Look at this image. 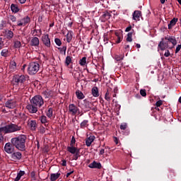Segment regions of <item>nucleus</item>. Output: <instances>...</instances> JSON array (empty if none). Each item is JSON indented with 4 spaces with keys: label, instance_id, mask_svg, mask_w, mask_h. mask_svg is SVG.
I'll return each mask as SVG.
<instances>
[{
    "label": "nucleus",
    "instance_id": "f257e3e1",
    "mask_svg": "<svg viewBox=\"0 0 181 181\" xmlns=\"http://www.w3.org/2000/svg\"><path fill=\"white\" fill-rule=\"evenodd\" d=\"M45 105V100L40 95H36L30 100V104L27 105L26 108L30 114H36L39 108Z\"/></svg>",
    "mask_w": 181,
    "mask_h": 181
},
{
    "label": "nucleus",
    "instance_id": "f03ea898",
    "mask_svg": "<svg viewBox=\"0 0 181 181\" xmlns=\"http://www.w3.org/2000/svg\"><path fill=\"white\" fill-rule=\"evenodd\" d=\"M28 137H26L24 134H21L17 137L12 138L11 140V144H13V146L16 148L18 151L21 152H25L26 151V140Z\"/></svg>",
    "mask_w": 181,
    "mask_h": 181
},
{
    "label": "nucleus",
    "instance_id": "7ed1b4c3",
    "mask_svg": "<svg viewBox=\"0 0 181 181\" xmlns=\"http://www.w3.org/2000/svg\"><path fill=\"white\" fill-rule=\"evenodd\" d=\"M21 129L22 126L12 123L0 127V144L4 141V135L2 134V132L4 134H12L13 132H18V131H21Z\"/></svg>",
    "mask_w": 181,
    "mask_h": 181
},
{
    "label": "nucleus",
    "instance_id": "20e7f679",
    "mask_svg": "<svg viewBox=\"0 0 181 181\" xmlns=\"http://www.w3.org/2000/svg\"><path fill=\"white\" fill-rule=\"evenodd\" d=\"M40 69V64L36 62L30 63L28 66V73L30 76H35Z\"/></svg>",
    "mask_w": 181,
    "mask_h": 181
},
{
    "label": "nucleus",
    "instance_id": "39448f33",
    "mask_svg": "<svg viewBox=\"0 0 181 181\" xmlns=\"http://www.w3.org/2000/svg\"><path fill=\"white\" fill-rule=\"evenodd\" d=\"M29 78V76L25 75H15L13 78V81L16 84H23L26 80Z\"/></svg>",
    "mask_w": 181,
    "mask_h": 181
},
{
    "label": "nucleus",
    "instance_id": "423d86ee",
    "mask_svg": "<svg viewBox=\"0 0 181 181\" xmlns=\"http://www.w3.org/2000/svg\"><path fill=\"white\" fill-rule=\"evenodd\" d=\"M69 112L71 115H77V114H80V109L74 104H69Z\"/></svg>",
    "mask_w": 181,
    "mask_h": 181
},
{
    "label": "nucleus",
    "instance_id": "0eeeda50",
    "mask_svg": "<svg viewBox=\"0 0 181 181\" xmlns=\"http://www.w3.org/2000/svg\"><path fill=\"white\" fill-rule=\"evenodd\" d=\"M4 151L6 153L12 154L15 151V146L12 143H6L4 146Z\"/></svg>",
    "mask_w": 181,
    "mask_h": 181
},
{
    "label": "nucleus",
    "instance_id": "6e6552de",
    "mask_svg": "<svg viewBox=\"0 0 181 181\" xmlns=\"http://www.w3.org/2000/svg\"><path fill=\"white\" fill-rule=\"evenodd\" d=\"M169 47V43L165 38H161V41L159 42L158 48L160 49L162 51L166 50Z\"/></svg>",
    "mask_w": 181,
    "mask_h": 181
},
{
    "label": "nucleus",
    "instance_id": "1a4fd4ad",
    "mask_svg": "<svg viewBox=\"0 0 181 181\" xmlns=\"http://www.w3.org/2000/svg\"><path fill=\"white\" fill-rule=\"evenodd\" d=\"M84 105L87 111H90V110H92V111H97V107H94L93 103H91L88 100H84Z\"/></svg>",
    "mask_w": 181,
    "mask_h": 181
},
{
    "label": "nucleus",
    "instance_id": "9d476101",
    "mask_svg": "<svg viewBox=\"0 0 181 181\" xmlns=\"http://www.w3.org/2000/svg\"><path fill=\"white\" fill-rule=\"evenodd\" d=\"M165 40L168 43H172L173 47H175V46L177 45V40H176V37L175 36L167 35L165 37Z\"/></svg>",
    "mask_w": 181,
    "mask_h": 181
},
{
    "label": "nucleus",
    "instance_id": "9b49d317",
    "mask_svg": "<svg viewBox=\"0 0 181 181\" xmlns=\"http://www.w3.org/2000/svg\"><path fill=\"white\" fill-rule=\"evenodd\" d=\"M5 107L9 110H13L16 107V101L8 100L5 103Z\"/></svg>",
    "mask_w": 181,
    "mask_h": 181
},
{
    "label": "nucleus",
    "instance_id": "f8f14e48",
    "mask_svg": "<svg viewBox=\"0 0 181 181\" xmlns=\"http://www.w3.org/2000/svg\"><path fill=\"white\" fill-rule=\"evenodd\" d=\"M11 159H13V160H21V159H22V153L19 152V151H16V152H13L11 155Z\"/></svg>",
    "mask_w": 181,
    "mask_h": 181
},
{
    "label": "nucleus",
    "instance_id": "ddd939ff",
    "mask_svg": "<svg viewBox=\"0 0 181 181\" xmlns=\"http://www.w3.org/2000/svg\"><path fill=\"white\" fill-rule=\"evenodd\" d=\"M42 43H43V45H45V46H46L47 47H50L51 42H50V38H49L48 34L42 36Z\"/></svg>",
    "mask_w": 181,
    "mask_h": 181
},
{
    "label": "nucleus",
    "instance_id": "4468645a",
    "mask_svg": "<svg viewBox=\"0 0 181 181\" xmlns=\"http://www.w3.org/2000/svg\"><path fill=\"white\" fill-rule=\"evenodd\" d=\"M111 16V13L110 11H106L103 12V14L101 16L100 19L102 22H107V21H108V19H110Z\"/></svg>",
    "mask_w": 181,
    "mask_h": 181
},
{
    "label": "nucleus",
    "instance_id": "2eb2a0df",
    "mask_svg": "<svg viewBox=\"0 0 181 181\" xmlns=\"http://www.w3.org/2000/svg\"><path fill=\"white\" fill-rule=\"evenodd\" d=\"M88 168H90V169H101V168H103V165H101V163H98L94 160L93 163L88 165Z\"/></svg>",
    "mask_w": 181,
    "mask_h": 181
},
{
    "label": "nucleus",
    "instance_id": "dca6fc26",
    "mask_svg": "<svg viewBox=\"0 0 181 181\" xmlns=\"http://www.w3.org/2000/svg\"><path fill=\"white\" fill-rule=\"evenodd\" d=\"M28 126L30 127L31 131H36V128H37V124L36 123V120H30L28 121Z\"/></svg>",
    "mask_w": 181,
    "mask_h": 181
},
{
    "label": "nucleus",
    "instance_id": "f3484780",
    "mask_svg": "<svg viewBox=\"0 0 181 181\" xmlns=\"http://www.w3.org/2000/svg\"><path fill=\"white\" fill-rule=\"evenodd\" d=\"M42 94L44 95L45 98H52V97H53V90L47 89L44 90Z\"/></svg>",
    "mask_w": 181,
    "mask_h": 181
},
{
    "label": "nucleus",
    "instance_id": "a211bd4d",
    "mask_svg": "<svg viewBox=\"0 0 181 181\" xmlns=\"http://www.w3.org/2000/svg\"><path fill=\"white\" fill-rule=\"evenodd\" d=\"M95 139V136H90L86 139V146H91V144L94 142Z\"/></svg>",
    "mask_w": 181,
    "mask_h": 181
},
{
    "label": "nucleus",
    "instance_id": "6ab92c4d",
    "mask_svg": "<svg viewBox=\"0 0 181 181\" xmlns=\"http://www.w3.org/2000/svg\"><path fill=\"white\" fill-rule=\"evenodd\" d=\"M115 35L116 36L115 40H116V43H121L122 40V33H121L120 31H116L115 33Z\"/></svg>",
    "mask_w": 181,
    "mask_h": 181
},
{
    "label": "nucleus",
    "instance_id": "aec40b11",
    "mask_svg": "<svg viewBox=\"0 0 181 181\" xmlns=\"http://www.w3.org/2000/svg\"><path fill=\"white\" fill-rule=\"evenodd\" d=\"M40 45L39 38L37 37H33L30 40V46L37 47Z\"/></svg>",
    "mask_w": 181,
    "mask_h": 181
},
{
    "label": "nucleus",
    "instance_id": "412c9836",
    "mask_svg": "<svg viewBox=\"0 0 181 181\" xmlns=\"http://www.w3.org/2000/svg\"><path fill=\"white\" fill-rule=\"evenodd\" d=\"M141 13V11H134L133 13V21H139Z\"/></svg>",
    "mask_w": 181,
    "mask_h": 181
},
{
    "label": "nucleus",
    "instance_id": "4be33fe9",
    "mask_svg": "<svg viewBox=\"0 0 181 181\" xmlns=\"http://www.w3.org/2000/svg\"><path fill=\"white\" fill-rule=\"evenodd\" d=\"M13 32L11 30H8L6 31V39H8V40H11L12 39H13Z\"/></svg>",
    "mask_w": 181,
    "mask_h": 181
},
{
    "label": "nucleus",
    "instance_id": "5701e85b",
    "mask_svg": "<svg viewBox=\"0 0 181 181\" xmlns=\"http://www.w3.org/2000/svg\"><path fill=\"white\" fill-rule=\"evenodd\" d=\"M66 149L68 152H69L70 153H72V155H74V153H76L77 151H78V148L74 147V146H68Z\"/></svg>",
    "mask_w": 181,
    "mask_h": 181
},
{
    "label": "nucleus",
    "instance_id": "b1692460",
    "mask_svg": "<svg viewBox=\"0 0 181 181\" xmlns=\"http://www.w3.org/2000/svg\"><path fill=\"white\" fill-rule=\"evenodd\" d=\"M61 176L60 173H52L50 175V180L51 181H56L58 178H59Z\"/></svg>",
    "mask_w": 181,
    "mask_h": 181
},
{
    "label": "nucleus",
    "instance_id": "393cba45",
    "mask_svg": "<svg viewBox=\"0 0 181 181\" xmlns=\"http://www.w3.org/2000/svg\"><path fill=\"white\" fill-rule=\"evenodd\" d=\"M46 115L48 118H52L53 117V108L50 106L47 107V110L46 111Z\"/></svg>",
    "mask_w": 181,
    "mask_h": 181
},
{
    "label": "nucleus",
    "instance_id": "a878e982",
    "mask_svg": "<svg viewBox=\"0 0 181 181\" xmlns=\"http://www.w3.org/2000/svg\"><path fill=\"white\" fill-rule=\"evenodd\" d=\"M11 9L13 13H18V12L20 11L19 7L15 4H12L11 5Z\"/></svg>",
    "mask_w": 181,
    "mask_h": 181
},
{
    "label": "nucleus",
    "instance_id": "bb28decb",
    "mask_svg": "<svg viewBox=\"0 0 181 181\" xmlns=\"http://www.w3.org/2000/svg\"><path fill=\"white\" fill-rule=\"evenodd\" d=\"M177 21H178V19L176 18H173L170 21V23L168 24V29H172V28H173V26H175V25H176V23H177Z\"/></svg>",
    "mask_w": 181,
    "mask_h": 181
},
{
    "label": "nucleus",
    "instance_id": "cd10ccee",
    "mask_svg": "<svg viewBox=\"0 0 181 181\" xmlns=\"http://www.w3.org/2000/svg\"><path fill=\"white\" fill-rule=\"evenodd\" d=\"M66 42L68 43H70V42H71L72 39H73V31L69 30L68 31V33L66 34Z\"/></svg>",
    "mask_w": 181,
    "mask_h": 181
},
{
    "label": "nucleus",
    "instance_id": "c85d7f7f",
    "mask_svg": "<svg viewBox=\"0 0 181 181\" xmlns=\"http://www.w3.org/2000/svg\"><path fill=\"white\" fill-rule=\"evenodd\" d=\"M92 95H93V97H99L100 96V93L98 92V88H97L96 86H94L92 88Z\"/></svg>",
    "mask_w": 181,
    "mask_h": 181
},
{
    "label": "nucleus",
    "instance_id": "c756f323",
    "mask_svg": "<svg viewBox=\"0 0 181 181\" xmlns=\"http://www.w3.org/2000/svg\"><path fill=\"white\" fill-rule=\"evenodd\" d=\"M25 175V171L20 170L18 173L16 177L15 178L14 181H20L22 176Z\"/></svg>",
    "mask_w": 181,
    "mask_h": 181
},
{
    "label": "nucleus",
    "instance_id": "7c9ffc66",
    "mask_svg": "<svg viewBox=\"0 0 181 181\" xmlns=\"http://www.w3.org/2000/svg\"><path fill=\"white\" fill-rule=\"evenodd\" d=\"M57 49L59 51L60 54H64V56H66V50H67L66 45H64L62 47H58Z\"/></svg>",
    "mask_w": 181,
    "mask_h": 181
},
{
    "label": "nucleus",
    "instance_id": "2f4dec72",
    "mask_svg": "<svg viewBox=\"0 0 181 181\" xmlns=\"http://www.w3.org/2000/svg\"><path fill=\"white\" fill-rule=\"evenodd\" d=\"M21 21L23 23V26H25L30 22V18L29 16H26L21 19Z\"/></svg>",
    "mask_w": 181,
    "mask_h": 181
},
{
    "label": "nucleus",
    "instance_id": "473e14b6",
    "mask_svg": "<svg viewBox=\"0 0 181 181\" xmlns=\"http://www.w3.org/2000/svg\"><path fill=\"white\" fill-rule=\"evenodd\" d=\"M39 119L41 123L44 124L45 126L46 127V124H47V117L45 115H42L39 117Z\"/></svg>",
    "mask_w": 181,
    "mask_h": 181
},
{
    "label": "nucleus",
    "instance_id": "72a5a7b5",
    "mask_svg": "<svg viewBox=\"0 0 181 181\" xmlns=\"http://www.w3.org/2000/svg\"><path fill=\"white\" fill-rule=\"evenodd\" d=\"M76 95L78 100H83L84 98V94L80 90L76 92Z\"/></svg>",
    "mask_w": 181,
    "mask_h": 181
},
{
    "label": "nucleus",
    "instance_id": "f704fd0d",
    "mask_svg": "<svg viewBox=\"0 0 181 181\" xmlns=\"http://www.w3.org/2000/svg\"><path fill=\"white\" fill-rule=\"evenodd\" d=\"M132 35H135L134 30L127 34V42H132Z\"/></svg>",
    "mask_w": 181,
    "mask_h": 181
},
{
    "label": "nucleus",
    "instance_id": "c9c22d12",
    "mask_svg": "<svg viewBox=\"0 0 181 181\" xmlns=\"http://www.w3.org/2000/svg\"><path fill=\"white\" fill-rule=\"evenodd\" d=\"M79 64L81 66H86V64H87V57H82V59L79 60Z\"/></svg>",
    "mask_w": 181,
    "mask_h": 181
},
{
    "label": "nucleus",
    "instance_id": "e433bc0d",
    "mask_svg": "<svg viewBox=\"0 0 181 181\" xmlns=\"http://www.w3.org/2000/svg\"><path fill=\"white\" fill-rule=\"evenodd\" d=\"M1 54V56H3V57H8L9 54V52L8 51V49H2Z\"/></svg>",
    "mask_w": 181,
    "mask_h": 181
},
{
    "label": "nucleus",
    "instance_id": "4c0bfd02",
    "mask_svg": "<svg viewBox=\"0 0 181 181\" xmlns=\"http://www.w3.org/2000/svg\"><path fill=\"white\" fill-rule=\"evenodd\" d=\"M14 47L16 49H20V47H22V43L19 40H16L14 42Z\"/></svg>",
    "mask_w": 181,
    "mask_h": 181
},
{
    "label": "nucleus",
    "instance_id": "58836bf2",
    "mask_svg": "<svg viewBox=\"0 0 181 181\" xmlns=\"http://www.w3.org/2000/svg\"><path fill=\"white\" fill-rule=\"evenodd\" d=\"M88 125V120H83L81 124H80V127L83 129L86 128Z\"/></svg>",
    "mask_w": 181,
    "mask_h": 181
},
{
    "label": "nucleus",
    "instance_id": "ea45409f",
    "mask_svg": "<svg viewBox=\"0 0 181 181\" xmlns=\"http://www.w3.org/2000/svg\"><path fill=\"white\" fill-rule=\"evenodd\" d=\"M80 149L78 148L77 152L76 153H74V156H73V160H77V159H78V158H80Z\"/></svg>",
    "mask_w": 181,
    "mask_h": 181
},
{
    "label": "nucleus",
    "instance_id": "a19ab883",
    "mask_svg": "<svg viewBox=\"0 0 181 181\" xmlns=\"http://www.w3.org/2000/svg\"><path fill=\"white\" fill-rule=\"evenodd\" d=\"M70 63H71V57L67 56L65 59V64L66 66H70Z\"/></svg>",
    "mask_w": 181,
    "mask_h": 181
},
{
    "label": "nucleus",
    "instance_id": "79ce46f5",
    "mask_svg": "<svg viewBox=\"0 0 181 181\" xmlns=\"http://www.w3.org/2000/svg\"><path fill=\"white\" fill-rule=\"evenodd\" d=\"M10 69H11V71H13L14 70H16V62H11Z\"/></svg>",
    "mask_w": 181,
    "mask_h": 181
},
{
    "label": "nucleus",
    "instance_id": "37998d69",
    "mask_svg": "<svg viewBox=\"0 0 181 181\" xmlns=\"http://www.w3.org/2000/svg\"><path fill=\"white\" fill-rule=\"evenodd\" d=\"M124 55H115V59L117 62H121V60H124Z\"/></svg>",
    "mask_w": 181,
    "mask_h": 181
},
{
    "label": "nucleus",
    "instance_id": "c03bdc74",
    "mask_svg": "<svg viewBox=\"0 0 181 181\" xmlns=\"http://www.w3.org/2000/svg\"><path fill=\"white\" fill-rule=\"evenodd\" d=\"M4 28H6V21H1L0 23V30H2Z\"/></svg>",
    "mask_w": 181,
    "mask_h": 181
},
{
    "label": "nucleus",
    "instance_id": "a18cd8bd",
    "mask_svg": "<svg viewBox=\"0 0 181 181\" xmlns=\"http://www.w3.org/2000/svg\"><path fill=\"white\" fill-rule=\"evenodd\" d=\"M54 42L57 45V46H59V47L62 46V40H60V39L55 38L54 39Z\"/></svg>",
    "mask_w": 181,
    "mask_h": 181
},
{
    "label": "nucleus",
    "instance_id": "49530a36",
    "mask_svg": "<svg viewBox=\"0 0 181 181\" xmlns=\"http://www.w3.org/2000/svg\"><path fill=\"white\" fill-rule=\"evenodd\" d=\"M39 132L40 134H45V132H46V128L43 126H40L39 128Z\"/></svg>",
    "mask_w": 181,
    "mask_h": 181
},
{
    "label": "nucleus",
    "instance_id": "de8ad7c7",
    "mask_svg": "<svg viewBox=\"0 0 181 181\" xmlns=\"http://www.w3.org/2000/svg\"><path fill=\"white\" fill-rule=\"evenodd\" d=\"M127 128H128V124H127V123H123L120 125V129L125 131Z\"/></svg>",
    "mask_w": 181,
    "mask_h": 181
},
{
    "label": "nucleus",
    "instance_id": "09e8293b",
    "mask_svg": "<svg viewBox=\"0 0 181 181\" xmlns=\"http://www.w3.org/2000/svg\"><path fill=\"white\" fill-rule=\"evenodd\" d=\"M140 94H141V95H142V97H146V90L141 89Z\"/></svg>",
    "mask_w": 181,
    "mask_h": 181
},
{
    "label": "nucleus",
    "instance_id": "8fccbe9b",
    "mask_svg": "<svg viewBox=\"0 0 181 181\" xmlns=\"http://www.w3.org/2000/svg\"><path fill=\"white\" fill-rule=\"evenodd\" d=\"M76 144V138L74 136H72L71 140V146H74V144Z\"/></svg>",
    "mask_w": 181,
    "mask_h": 181
},
{
    "label": "nucleus",
    "instance_id": "3c124183",
    "mask_svg": "<svg viewBox=\"0 0 181 181\" xmlns=\"http://www.w3.org/2000/svg\"><path fill=\"white\" fill-rule=\"evenodd\" d=\"M9 19L11 22H16V17L15 16H10Z\"/></svg>",
    "mask_w": 181,
    "mask_h": 181
},
{
    "label": "nucleus",
    "instance_id": "603ef678",
    "mask_svg": "<svg viewBox=\"0 0 181 181\" xmlns=\"http://www.w3.org/2000/svg\"><path fill=\"white\" fill-rule=\"evenodd\" d=\"M180 49H181V44L177 46L175 49V53H179V52H180Z\"/></svg>",
    "mask_w": 181,
    "mask_h": 181
},
{
    "label": "nucleus",
    "instance_id": "864d4df0",
    "mask_svg": "<svg viewBox=\"0 0 181 181\" xmlns=\"http://www.w3.org/2000/svg\"><path fill=\"white\" fill-rule=\"evenodd\" d=\"M4 47V40H2V37H0V50Z\"/></svg>",
    "mask_w": 181,
    "mask_h": 181
},
{
    "label": "nucleus",
    "instance_id": "5fc2aeb1",
    "mask_svg": "<svg viewBox=\"0 0 181 181\" xmlns=\"http://www.w3.org/2000/svg\"><path fill=\"white\" fill-rule=\"evenodd\" d=\"M164 56L165 57H169L170 56V52L169 50H166Z\"/></svg>",
    "mask_w": 181,
    "mask_h": 181
},
{
    "label": "nucleus",
    "instance_id": "6e6d98bb",
    "mask_svg": "<svg viewBox=\"0 0 181 181\" xmlns=\"http://www.w3.org/2000/svg\"><path fill=\"white\" fill-rule=\"evenodd\" d=\"M162 104H163L162 100H159L158 101L156 102V105L157 107H160V105H162Z\"/></svg>",
    "mask_w": 181,
    "mask_h": 181
},
{
    "label": "nucleus",
    "instance_id": "4d7b16f0",
    "mask_svg": "<svg viewBox=\"0 0 181 181\" xmlns=\"http://www.w3.org/2000/svg\"><path fill=\"white\" fill-rule=\"evenodd\" d=\"M17 26H23V23H22V20L18 21Z\"/></svg>",
    "mask_w": 181,
    "mask_h": 181
},
{
    "label": "nucleus",
    "instance_id": "13d9d810",
    "mask_svg": "<svg viewBox=\"0 0 181 181\" xmlns=\"http://www.w3.org/2000/svg\"><path fill=\"white\" fill-rule=\"evenodd\" d=\"M62 166H67V161L66 160H62Z\"/></svg>",
    "mask_w": 181,
    "mask_h": 181
},
{
    "label": "nucleus",
    "instance_id": "bf43d9fd",
    "mask_svg": "<svg viewBox=\"0 0 181 181\" xmlns=\"http://www.w3.org/2000/svg\"><path fill=\"white\" fill-rule=\"evenodd\" d=\"M105 98L106 101H108V103H111V97L105 96Z\"/></svg>",
    "mask_w": 181,
    "mask_h": 181
},
{
    "label": "nucleus",
    "instance_id": "052dcab7",
    "mask_svg": "<svg viewBox=\"0 0 181 181\" xmlns=\"http://www.w3.org/2000/svg\"><path fill=\"white\" fill-rule=\"evenodd\" d=\"M131 29H132V26L129 25L126 28L125 32H130Z\"/></svg>",
    "mask_w": 181,
    "mask_h": 181
},
{
    "label": "nucleus",
    "instance_id": "680f3d73",
    "mask_svg": "<svg viewBox=\"0 0 181 181\" xmlns=\"http://www.w3.org/2000/svg\"><path fill=\"white\" fill-rule=\"evenodd\" d=\"M39 33L40 35H42V30H34V33Z\"/></svg>",
    "mask_w": 181,
    "mask_h": 181
},
{
    "label": "nucleus",
    "instance_id": "e2e57ef3",
    "mask_svg": "<svg viewBox=\"0 0 181 181\" xmlns=\"http://www.w3.org/2000/svg\"><path fill=\"white\" fill-rule=\"evenodd\" d=\"M72 173H74V171H71V172L66 173V177H69V176H70V175H72Z\"/></svg>",
    "mask_w": 181,
    "mask_h": 181
},
{
    "label": "nucleus",
    "instance_id": "0e129e2a",
    "mask_svg": "<svg viewBox=\"0 0 181 181\" xmlns=\"http://www.w3.org/2000/svg\"><path fill=\"white\" fill-rule=\"evenodd\" d=\"M104 153H105V150H104V149H101V150L100 151L99 155H104Z\"/></svg>",
    "mask_w": 181,
    "mask_h": 181
},
{
    "label": "nucleus",
    "instance_id": "69168bd1",
    "mask_svg": "<svg viewBox=\"0 0 181 181\" xmlns=\"http://www.w3.org/2000/svg\"><path fill=\"white\" fill-rule=\"evenodd\" d=\"M114 141H115L116 145H118V138L115 137V140Z\"/></svg>",
    "mask_w": 181,
    "mask_h": 181
},
{
    "label": "nucleus",
    "instance_id": "338daca9",
    "mask_svg": "<svg viewBox=\"0 0 181 181\" xmlns=\"http://www.w3.org/2000/svg\"><path fill=\"white\" fill-rule=\"evenodd\" d=\"M18 1L21 4H25V2H26V0H18Z\"/></svg>",
    "mask_w": 181,
    "mask_h": 181
},
{
    "label": "nucleus",
    "instance_id": "774afa93",
    "mask_svg": "<svg viewBox=\"0 0 181 181\" xmlns=\"http://www.w3.org/2000/svg\"><path fill=\"white\" fill-rule=\"evenodd\" d=\"M35 172H31V177H35Z\"/></svg>",
    "mask_w": 181,
    "mask_h": 181
}]
</instances>
